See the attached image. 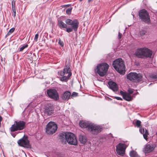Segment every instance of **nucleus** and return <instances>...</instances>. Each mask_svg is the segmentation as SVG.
Returning <instances> with one entry per match:
<instances>
[{"label": "nucleus", "mask_w": 157, "mask_h": 157, "mask_svg": "<svg viewBox=\"0 0 157 157\" xmlns=\"http://www.w3.org/2000/svg\"><path fill=\"white\" fill-rule=\"evenodd\" d=\"M2 120V117L1 116H0V122H1Z\"/></svg>", "instance_id": "42"}, {"label": "nucleus", "mask_w": 157, "mask_h": 157, "mask_svg": "<svg viewBox=\"0 0 157 157\" xmlns=\"http://www.w3.org/2000/svg\"><path fill=\"white\" fill-rule=\"evenodd\" d=\"M90 124V123H89L88 122L83 120L80 121L79 123V125L81 127L83 128H87L88 129Z\"/></svg>", "instance_id": "19"}, {"label": "nucleus", "mask_w": 157, "mask_h": 157, "mask_svg": "<svg viewBox=\"0 0 157 157\" xmlns=\"http://www.w3.org/2000/svg\"><path fill=\"white\" fill-rule=\"evenodd\" d=\"M79 140L82 144H85L87 141V138L85 136L80 135L79 136Z\"/></svg>", "instance_id": "21"}, {"label": "nucleus", "mask_w": 157, "mask_h": 157, "mask_svg": "<svg viewBox=\"0 0 157 157\" xmlns=\"http://www.w3.org/2000/svg\"><path fill=\"white\" fill-rule=\"evenodd\" d=\"M65 22L67 24L71 25L75 31L77 30L78 27V23L76 20L72 21L70 19H67L65 21Z\"/></svg>", "instance_id": "14"}, {"label": "nucleus", "mask_w": 157, "mask_h": 157, "mask_svg": "<svg viewBox=\"0 0 157 157\" xmlns=\"http://www.w3.org/2000/svg\"><path fill=\"white\" fill-rule=\"evenodd\" d=\"M71 96V93L70 92L66 91L61 94V97L63 100L67 101L70 99Z\"/></svg>", "instance_id": "15"}, {"label": "nucleus", "mask_w": 157, "mask_h": 157, "mask_svg": "<svg viewBox=\"0 0 157 157\" xmlns=\"http://www.w3.org/2000/svg\"><path fill=\"white\" fill-rule=\"evenodd\" d=\"M57 129V125L54 122H50L47 125L46 132L48 134H52L56 132Z\"/></svg>", "instance_id": "8"}, {"label": "nucleus", "mask_w": 157, "mask_h": 157, "mask_svg": "<svg viewBox=\"0 0 157 157\" xmlns=\"http://www.w3.org/2000/svg\"><path fill=\"white\" fill-rule=\"evenodd\" d=\"M109 65L106 63L98 64L97 67V72L101 76H104L106 73Z\"/></svg>", "instance_id": "6"}, {"label": "nucleus", "mask_w": 157, "mask_h": 157, "mask_svg": "<svg viewBox=\"0 0 157 157\" xmlns=\"http://www.w3.org/2000/svg\"><path fill=\"white\" fill-rule=\"evenodd\" d=\"M147 33V31L145 30H142L139 32L140 35L141 36H143Z\"/></svg>", "instance_id": "25"}, {"label": "nucleus", "mask_w": 157, "mask_h": 157, "mask_svg": "<svg viewBox=\"0 0 157 157\" xmlns=\"http://www.w3.org/2000/svg\"><path fill=\"white\" fill-rule=\"evenodd\" d=\"M12 7H15V2L14 0H13L12 2Z\"/></svg>", "instance_id": "33"}, {"label": "nucleus", "mask_w": 157, "mask_h": 157, "mask_svg": "<svg viewBox=\"0 0 157 157\" xmlns=\"http://www.w3.org/2000/svg\"><path fill=\"white\" fill-rule=\"evenodd\" d=\"M122 34L120 33H118V39H121L122 37Z\"/></svg>", "instance_id": "35"}, {"label": "nucleus", "mask_w": 157, "mask_h": 157, "mask_svg": "<svg viewBox=\"0 0 157 157\" xmlns=\"http://www.w3.org/2000/svg\"><path fill=\"white\" fill-rule=\"evenodd\" d=\"M12 10L13 12H16L15 7H12Z\"/></svg>", "instance_id": "37"}, {"label": "nucleus", "mask_w": 157, "mask_h": 157, "mask_svg": "<svg viewBox=\"0 0 157 157\" xmlns=\"http://www.w3.org/2000/svg\"><path fill=\"white\" fill-rule=\"evenodd\" d=\"M47 93L49 98L55 100H57L59 99L58 94L56 90L55 89H49L47 90Z\"/></svg>", "instance_id": "12"}, {"label": "nucleus", "mask_w": 157, "mask_h": 157, "mask_svg": "<svg viewBox=\"0 0 157 157\" xmlns=\"http://www.w3.org/2000/svg\"><path fill=\"white\" fill-rule=\"evenodd\" d=\"M155 147V146L153 145L147 144L144 147V151L145 153H149L153 150Z\"/></svg>", "instance_id": "16"}, {"label": "nucleus", "mask_w": 157, "mask_h": 157, "mask_svg": "<svg viewBox=\"0 0 157 157\" xmlns=\"http://www.w3.org/2000/svg\"><path fill=\"white\" fill-rule=\"evenodd\" d=\"M38 37V34H36L35 35V37L34 38V40L36 41H37Z\"/></svg>", "instance_id": "32"}, {"label": "nucleus", "mask_w": 157, "mask_h": 157, "mask_svg": "<svg viewBox=\"0 0 157 157\" xmlns=\"http://www.w3.org/2000/svg\"><path fill=\"white\" fill-rule=\"evenodd\" d=\"M82 0H79V1H82Z\"/></svg>", "instance_id": "44"}, {"label": "nucleus", "mask_w": 157, "mask_h": 157, "mask_svg": "<svg viewBox=\"0 0 157 157\" xmlns=\"http://www.w3.org/2000/svg\"><path fill=\"white\" fill-rule=\"evenodd\" d=\"M102 129L101 127L94 124H90L88 127V130L92 134L97 135L100 132Z\"/></svg>", "instance_id": "10"}, {"label": "nucleus", "mask_w": 157, "mask_h": 157, "mask_svg": "<svg viewBox=\"0 0 157 157\" xmlns=\"http://www.w3.org/2000/svg\"><path fill=\"white\" fill-rule=\"evenodd\" d=\"M128 144L119 143L116 146V151L118 154L123 155L125 153V151Z\"/></svg>", "instance_id": "11"}, {"label": "nucleus", "mask_w": 157, "mask_h": 157, "mask_svg": "<svg viewBox=\"0 0 157 157\" xmlns=\"http://www.w3.org/2000/svg\"><path fill=\"white\" fill-rule=\"evenodd\" d=\"M128 92L129 93V94H132V93L133 92V91L132 90V89H129L128 90Z\"/></svg>", "instance_id": "36"}, {"label": "nucleus", "mask_w": 157, "mask_h": 157, "mask_svg": "<svg viewBox=\"0 0 157 157\" xmlns=\"http://www.w3.org/2000/svg\"><path fill=\"white\" fill-rule=\"evenodd\" d=\"M77 94L75 92H73L72 94L71 95V96H72V97H75V96H77Z\"/></svg>", "instance_id": "34"}, {"label": "nucleus", "mask_w": 157, "mask_h": 157, "mask_svg": "<svg viewBox=\"0 0 157 157\" xmlns=\"http://www.w3.org/2000/svg\"><path fill=\"white\" fill-rule=\"evenodd\" d=\"M72 10V8H68L67 9L66 11V13L68 15H69L71 14V12Z\"/></svg>", "instance_id": "27"}, {"label": "nucleus", "mask_w": 157, "mask_h": 157, "mask_svg": "<svg viewBox=\"0 0 157 157\" xmlns=\"http://www.w3.org/2000/svg\"><path fill=\"white\" fill-rule=\"evenodd\" d=\"M140 131L141 133L143 134L144 139L146 140H147L148 139L147 135L148 134L147 131L146 129H145V132L144 129L142 128L141 127Z\"/></svg>", "instance_id": "20"}, {"label": "nucleus", "mask_w": 157, "mask_h": 157, "mask_svg": "<svg viewBox=\"0 0 157 157\" xmlns=\"http://www.w3.org/2000/svg\"><path fill=\"white\" fill-rule=\"evenodd\" d=\"M53 110L52 108L51 107H46L45 109L46 113L49 115H51L52 113Z\"/></svg>", "instance_id": "22"}, {"label": "nucleus", "mask_w": 157, "mask_h": 157, "mask_svg": "<svg viewBox=\"0 0 157 157\" xmlns=\"http://www.w3.org/2000/svg\"><path fill=\"white\" fill-rule=\"evenodd\" d=\"M60 140L62 143L66 144L67 142L69 144L77 145V140L74 134L70 132H66L64 134H61L59 136Z\"/></svg>", "instance_id": "1"}, {"label": "nucleus", "mask_w": 157, "mask_h": 157, "mask_svg": "<svg viewBox=\"0 0 157 157\" xmlns=\"http://www.w3.org/2000/svg\"><path fill=\"white\" fill-rule=\"evenodd\" d=\"M58 74L59 75L62 77L60 78V79L61 81H67L71 75L69 64L68 63L66 65L63 71H59Z\"/></svg>", "instance_id": "2"}, {"label": "nucleus", "mask_w": 157, "mask_h": 157, "mask_svg": "<svg viewBox=\"0 0 157 157\" xmlns=\"http://www.w3.org/2000/svg\"><path fill=\"white\" fill-rule=\"evenodd\" d=\"M139 17L142 21L147 24L150 23V16L148 12L145 9H143L140 11Z\"/></svg>", "instance_id": "7"}, {"label": "nucleus", "mask_w": 157, "mask_h": 157, "mask_svg": "<svg viewBox=\"0 0 157 157\" xmlns=\"http://www.w3.org/2000/svg\"><path fill=\"white\" fill-rule=\"evenodd\" d=\"M58 25L60 28H66L67 25L62 21H59L58 22Z\"/></svg>", "instance_id": "23"}, {"label": "nucleus", "mask_w": 157, "mask_h": 157, "mask_svg": "<svg viewBox=\"0 0 157 157\" xmlns=\"http://www.w3.org/2000/svg\"><path fill=\"white\" fill-rule=\"evenodd\" d=\"M136 123L137 127H139L140 126L141 122L140 121L137 120L136 121Z\"/></svg>", "instance_id": "29"}, {"label": "nucleus", "mask_w": 157, "mask_h": 157, "mask_svg": "<svg viewBox=\"0 0 157 157\" xmlns=\"http://www.w3.org/2000/svg\"><path fill=\"white\" fill-rule=\"evenodd\" d=\"M152 51L146 48L137 49L135 52V55L139 58L151 57Z\"/></svg>", "instance_id": "3"}, {"label": "nucleus", "mask_w": 157, "mask_h": 157, "mask_svg": "<svg viewBox=\"0 0 157 157\" xmlns=\"http://www.w3.org/2000/svg\"><path fill=\"white\" fill-rule=\"evenodd\" d=\"M11 135L13 136L14 137L16 136V134L14 133H12Z\"/></svg>", "instance_id": "41"}, {"label": "nucleus", "mask_w": 157, "mask_h": 157, "mask_svg": "<svg viewBox=\"0 0 157 157\" xmlns=\"http://www.w3.org/2000/svg\"><path fill=\"white\" fill-rule=\"evenodd\" d=\"M115 98H116V99H117L118 100H122V98H120L119 97H115Z\"/></svg>", "instance_id": "38"}, {"label": "nucleus", "mask_w": 157, "mask_h": 157, "mask_svg": "<svg viewBox=\"0 0 157 157\" xmlns=\"http://www.w3.org/2000/svg\"><path fill=\"white\" fill-rule=\"evenodd\" d=\"M15 30V28H12L11 29H10L9 31L8 32V33L7 34V35H10L11 33H13Z\"/></svg>", "instance_id": "26"}, {"label": "nucleus", "mask_w": 157, "mask_h": 157, "mask_svg": "<svg viewBox=\"0 0 157 157\" xmlns=\"http://www.w3.org/2000/svg\"><path fill=\"white\" fill-rule=\"evenodd\" d=\"M152 77L153 78H157V76H156V75H155L154 76H152Z\"/></svg>", "instance_id": "40"}, {"label": "nucleus", "mask_w": 157, "mask_h": 157, "mask_svg": "<svg viewBox=\"0 0 157 157\" xmlns=\"http://www.w3.org/2000/svg\"><path fill=\"white\" fill-rule=\"evenodd\" d=\"M92 0H88V2H90V1H91Z\"/></svg>", "instance_id": "43"}, {"label": "nucleus", "mask_w": 157, "mask_h": 157, "mask_svg": "<svg viewBox=\"0 0 157 157\" xmlns=\"http://www.w3.org/2000/svg\"><path fill=\"white\" fill-rule=\"evenodd\" d=\"M28 46V44H26L25 45H23L22 47H21L20 49V51L21 52L25 48L27 47Z\"/></svg>", "instance_id": "28"}, {"label": "nucleus", "mask_w": 157, "mask_h": 157, "mask_svg": "<svg viewBox=\"0 0 157 157\" xmlns=\"http://www.w3.org/2000/svg\"><path fill=\"white\" fill-rule=\"evenodd\" d=\"M13 16L15 17L16 16V12H13Z\"/></svg>", "instance_id": "39"}, {"label": "nucleus", "mask_w": 157, "mask_h": 157, "mask_svg": "<svg viewBox=\"0 0 157 157\" xmlns=\"http://www.w3.org/2000/svg\"><path fill=\"white\" fill-rule=\"evenodd\" d=\"M127 78L131 81L137 82L141 80L142 77L140 74L131 72L127 75Z\"/></svg>", "instance_id": "9"}, {"label": "nucleus", "mask_w": 157, "mask_h": 157, "mask_svg": "<svg viewBox=\"0 0 157 157\" xmlns=\"http://www.w3.org/2000/svg\"><path fill=\"white\" fill-rule=\"evenodd\" d=\"M26 127V123L22 121H16L14 122L10 128L11 132L18 130H21Z\"/></svg>", "instance_id": "5"}, {"label": "nucleus", "mask_w": 157, "mask_h": 157, "mask_svg": "<svg viewBox=\"0 0 157 157\" xmlns=\"http://www.w3.org/2000/svg\"><path fill=\"white\" fill-rule=\"evenodd\" d=\"M73 29L72 27V28L69 27L67 28L66 31L68 33H70L71 32L73 31Z\"/></svg>", "instance_id": "30"}, {"label": "nucleus", "mask_w": 157, "mask_h": 157, "mask_svg": "<svg viewBox=\"0 0 157 157\" xmlns=\"http://www.w3.org/2000/svg\"><path fill=\"white\" fill-rule=\"evenodd\" d=\"M130 155L131 157H140L136 152L134 151H131L130 152Z\"/></svg>", "instance_id": "24"}, {"label": "nucleus", "mask_w": 157, "mask_h": 157, "mask_svg": "<svg viewBox=\"0 0 157 157\" xmlns=\"http://www.w3.org/2000/svg\"><path fill=\"white\" fill-rule=\"evenodd\" d=\"M109 87L114 91L117 90L118 87L116 83L112 81H109L108 82Z\"/></svg>", "instance_id": "18"}, {"label": "nucleus", "mask_w": 157, "mask_h": 157, "mask_svg": "<svg viewBox=\"0 0 157 157\" xmlns=\"http://www.w3.org/2000/svg\"><path fill=\"white\" fill-rule=\"evenodd\" d=\"M113 66L119 73L121 74H124V73L125 66L124 62L121 59H118L115 60L113 62Z\"/></svg>", "instance_id": "4"}, {"label": "nucleus", "mask_w": 157, "mask_h": 157, "mask_svg": "<svg viewBox=\"0 0 157 157\" xmlns=\"http://www.w3.org/2000/svg\"><path fill=\"white\" fill-rule=\"evenodd\" d=\"M120 93L123 96V98L125 100L128 101L132 100V97L130 94L127 93H124L122 91H121Z\"/></svg>", "instance_id": "17"}, {"label": "nucleus", "mask_w": 157, "mask_h": 157, "mask_svg": "<svg viewBox=\"0 0 157 157\" xmlns=\"http://www.w3.org/2000/svg\"><path fill=\"white\" fill-rule=\"evenodd\" d=\"M17 143L21 146L27 148H31L29 141L26 137H24L18 140Z\"/></svg>", "instance_id": "13"}, {"label": "nucleus", "mask_w": 157, "mask_h": 157, "mask_svg": "<svg viewBox=\"0 0 157 157\" xmlns=\"http://www.w3.org/2000/svg\"><path fill=\"white\" fill-rule=\"evenodd\" d=\"M59 44L61 46L63 47L64 45V43L63 41H62L60 39H59Z\"/></svg>", "instance_id": "31"}]
</instances>
